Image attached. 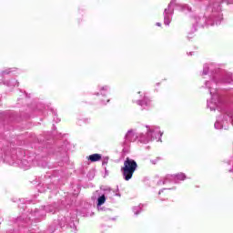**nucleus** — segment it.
I'll return each mask as SVG.
<instances>
[{"label": "nucleus", "mask_w": 233, "mask_h": 233, "mask_svg": "<svg viewBox=\"0 0 233 233\" xmlns=\"http://www.w3.org/2000/svg\"><path fill=\"white\" fill-rule=\"evenodd\" d=\"M136 170H137V162H136L134 159H131L130 157H127L124 161V166L121 167L124 179L126 181H130Z\"/></svg>", "instance_id": "1"}, {"label": "nucleus", "mask_w": 233, "mask_h": 233, "mask_svg": "<svg viewBox=\"0 0 233 233\" xmlns=\"http://www.w3.org/2000/svg\"><path fill=\"white\" fill-rule=\"evenodd\" d=\"M102 157H103L101 156V154L95 153V154L90 155V156L87 157V159H88L89 161H91V163H96V162H97V161H101Z\"/></svg>", "instance_id": "2"}, {"label": "nucleus", "mask_w": 233, "mask_h": 233, "mask_svg": "<svg viewBox=\"0 0 233 233\" xmlns=\"http://www.w3.org/2000/svg\"><path fill=\"white\" fill-rule=\"evenodd\" d=\"M139 105L140 106H151L152 105V101L150 100V98H148V96H144V99L143 101H139Z\"/></svg>", "instance_id": "3"}, {"label": "nucleus", "mask_w": 233, "mask_h": 233, "mask_svg": "<svg viewBox=\"0 0 233 233\" xmlns=\"http://www.w3.org/2000/svg\"><path fill=\"white\" fill-rule=\"evenodd\" d=\"M106 201V198L105 195H102L100 198H98L97 205L98 207H101V205H105V202Z\"/></svg>", "instance_id": "4"}, {"label": "nucleus", "mask_w": 233, "mask_h": 233, "mask_svg": "<svg viewBox=\"0 0 233 233\" xmlns=\"http://www.w3.org/2000/svg\"><path fill=\"white\" fill-rule=\"evenodd\" d=\"M157 26H161V24H157Z\"/></svg>", "instance_id": "5"}, {"label": "nucleus", "mask_w": 233, "mask_h": 233, "mask_svg": "<svg viewBox=\"0 0 233 233\" xmlns=\"http://www.w3.org/2000/svg\"><path fill=\"white\" fill-rule=\"evenodd\" d=\"M107 103H110V99H107Z\"/></svg>", "instance_id": "6"}, {"label": "nucleus", "mask_w": 233, "mask_h": 233, "mask_svg": "<svg viewBox=\"0 0 233 233\" xmlns=\"http://www.w3.org/2000/svg\"><path fill=\"white\" fill-rule=\"evenodd\" d=\"M130 134V132L127 133V136Z\"/></svg>", "instance_id": "7"}]
</instances>
